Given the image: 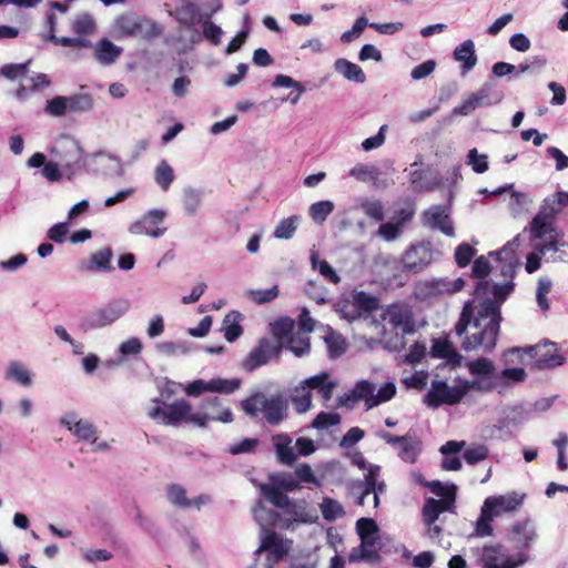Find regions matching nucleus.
I'll return each instance as SVG.
<instances>
[{
    "mask_svg": "<svg viewBox=\"0 0 568 568\" xmlns=\"http://www.w3.org/2000/svg\"><path fill=\"white\" fill-rule=\"evenodd\" d=\"M501 321L498 303L489 297L484 298L476 310L471 301L466 302L455 326L458 336L466 334L462 342L463 349L491 353L500 334Z\"/></svg>",
    "mask_w": 568,
    "mask_h": 568,
    "instance_id": "nucleus-1",
    "label": "nucleus"
},
{
    "mask_svg": "<svg viewBox=\"0 0 568 568\" xmlns=\"http://www.w3.org/2000/svg\"><path fill=\"white\" fill-rule=\"evenodd\" d=\"M382 318L396 332L395 336L384 339L385 347L394 352L404 349L405 336L416 331L413 307L405 302L389 304L383 311Z\"/></svg>",
    "mask_w": 568,
    "mask_h": 568,
    "instance_id": "nucleus-2",
    "label": "nucleus"
},
{
    "mask_svg": "<svg viewBox=\"0 0 568 568\" xmlns=\"http://www.w3.org/2000/svg\"><path fill=\"white\" fill-rule=\"evenodd\" d=\"M241 407L251 417L257 416L261 410L270 425H278L287 417V402L280 395L266 397L255 393L241 402Z\"/></svg>",
    "mask_w": 568,
    "mask_h": 568,
    "instance_id": "nucleus-3",
    "label": "nucleus"
},
{
    "mask_svg": "<svg viewBox=\"0 0 568 568\" xmlns=\"http://www.w3.org/2000/svg\"><path fill=\"white\" fill-rule=\"evenodd\" d=\"M148 415L150 418L160 419L162 424L169 426L187 423L203 428L204 424V418L195 416V413H192V405L185 399H179L172 404L164 403V407L154 406Z\"/></svg>",
    "mask_w": 568,
    "mask_h": 568,
    "instance_id": "nucleus-4",
    "label": "nucleus"
},
{
    "mask_svg": "<svg viewBox=\"0 0 568 568\" xmlns=\"http://www.w3.org/2000/svg\"><path fill=\"white\" fill-rule=\"evenodd\" d=\"M557 213L558 210H555L554 206H542L530 222V233L532 239L541 240L547 237L544 243L536 246L537 251L541 254H546L550 251H558V242L556 240V232L554 229V220Z\"/></svg>",
    "mask_w": 568,
    "mask_h": 568,
    "instance_id": "nucleus-5",
    "label": "nucleus"
},
{
    "mask_svg": "<svg viewBox=\"0 0 568 568\" xmlns=\"http://www.w3.org/2000/svg\"><path fill=\"white\" fill-rule=\"evenodd\" d=\"M471 387L473 384L469 382L449 387L444 381H433L430 389L424 397V404L432 408H437L443 404L455 405L462 400Z\"/></svg>",
    "mask_w": 568,
    "mask_h": 568,
    "instance_id": "nucleus-6",
    "label": "nucleus"
},
{
    "mask_svg": "<svg viewBox=\"0 0 568 568\" xmlns=\"http://www.w3.org/2000/svg\"><path fill=\"white\" fill-rule=\"evenodd\" d=\"M116 29L122 36L142 38L144 40L155 39L163 32L158 22L149 18H134L132 16H121L116 20Z\"/></svg>",
    "mask_w": 568,
    "mask_h": 568,
    "instance_id": "nucleus-7",
    "label": "nucleus"
},
{
    "mask_svg": "<svg viewBox=\"0 0 568 568\" xmlns=\"http://www.w3.org/2000/svg\"><path fill=\"white\" fill-rule=\"evenodd\" d=\"M449 500H436L432 497L425 500L422 508V518L426 526V536L429 539H440L443 527L437 521L443 513L449 511Z\"/></svg>",
    "mask_w": 568,
    "mask_h": 568,
    "instance_id": "nucleus-8",
    "label": "nucleus"
},
{
    "mask_svg": "<svg viewBox=\"0 0 568 568\" xmlns=\"http://www.w3.org/2000/svg\"><path fill=\"white\" fill-rule=\"evenodd\" d=\"M508 539L518 550H528L538 539L535 523L530 518L516 521L508 531Z\"/></svg>",
    "mask_w": 568,
    "mask_h": 568,
    "instance_id": "nucleus-9",
    "label": "nucleus"
},
{
    "mask_svg": "<svg viewBox=\"0 0 568 568\" xmlns=\"http://www.w3.org/2000/svg\"><path fill=\"white\" fill-rule=\"evenodd\" d=\"M240 386H241V379H239V378H234V379L215 378V379H211L209 382H205L203 379H196L186 386L185 393L189 396H193V397H197L204 392L232 394L236 389H239Z\"/></svg>",
    "mask_w": 568,
    "mask_h": 568,
    "instance_id": "nucleus-10",
    "label": "nucleus"
},
{
    "mask_svg": "<svg viewBox=\"0 0 568 568\" xmlns=\"http://www.w3.org/2000/svg\"><path fill=\"white\" fill-rule=\"evenodd\" d=\"M130 308L128 300H114L91 315V327H104L121 318Z\"/></svg>",
    "mask_w": 568,
    "mask_h": 568,
    "instance_id": "nucleus-11",
    "label": "nucleus"
},
{
    "mask_svg": "<svg viewBox=\"0 0 568 568\" xmlns=\"http://www.w3.org/2000/svg\"><path fill=\"white\" fill-rule=\"evenodd\" d=\"M281 353V345H275L267 338H262L258 345L250 352L243 363V367L247 372H252L257 367L265 365L270 358L277 357Z\"/></svg>",
    "mask_w": 568,
    "mask_h": 568,
    "instance_id": "nucleus-12",
    "label": "nucleus"
},
{
    "mask_svg": "<svg viewBox=\"0 0 568 568\" xmlns=\"http://www.w3.org/2000/svg\"><path fill=\"white\" fill-rule=\"evenodd\" d=\"M288 550V547L275 531L267 530L262 539L261 546L256 550V554L266 551V566L267 568H273L275 564L283 560L287 556Z\"/></svg>",
    "mask_w": 568,
    "mask_h": 568,
    "instance_id": "nucleus-13",
    "label": "nucleus"
},
{
    "mask_svg": "<svg viewBox=\"0 0 568 568\" xmlns=\"http://www.w3.org/2000/svg\"><path fill=\"white\" fill-rule=\"evenodd\" d=\"M195 416L204 418L203 427H206L210 420H217L222 423H230L233 420V414L230 408L222 407L221 399L217 396H211L205 398L200 410L195 413Z\"/></svg>",
    "mask_w": 568,
    "mask_h": 568,
    "instance_id": "nucleus-14",
    "label": "nucleus"
},
{
    "mask_svg": "<svg viewBox=\"0 0 568 568\" xmlns=\"http://www.w3.org/2000/svg\"><path fill=\"white\" fill-rule=\"evenodd\" d=\"M525 494L511 491L506 495L491 496L486 498L484 504L489 508L495 516H499L503 513H509L518 509L525 499Z\"/></svg>",
    "mask_w": 568,
    "mask_h": 568,
    "instance_id": "nucleus-15",
    "label": "nucleus"
},
{
    "mask_svg": "<svg viewBox=\"0 0 568 568\" xmlns=\"http://www.w3.org/2000/svg\"><path fill=\"white\" fill-rule=\"evenodd\" d=\"M425 223L432 229L440 230L445 235L453 236L455 233L454 225L449 215L442 205H435L424 212Z\"/></svg>",
    "mask_w": 568,
    "mask_h": 568,
    "instance_id": "nucleus-16",
    "label": "nucleus"
},
{
    "mask_svg": "<svg viewBox=\"0 0 568 568\" xmlns=\"http://www.w3.org/2000/svg\"><path fill=\"white\" fill-rule=\"evenodd\" d=\"M48 24H49V32L48 36L44 37V40L50 41L54 43L55 45L61 47H69V48H77V49H83V48H91L92 43L89 39H84L81 37H57L55 36V16L53 13L48 16Z\"/></svg>",
    "mask_w": 568,
    "mask_h": 568,
    "instance_id": "nucleus-17",
    "label": "nucleus"
},
{
    "mask_svg": "<svg viewBox=\"0 0 568 568\" xmlns=\"http://www.w3.org/2000/svg\"><path fill=\"white\" fill-rule=\"evenodd\" d=\"M501 546L491 545L485 546L481 552V562L485 568H516L518 565L526 561V557L519 559V561H514L511 558H507L501 565H498L499 559L501 558Z\"/></svg>",
    "mask_w": 568,
    "mask_h": 568,
    "instance_id": "nucleus-18",
    "label": "nucleus"
},
{
    "mask_svg": "<svg viewBox=\"0 0 568 568\" xmlns=\"http://www.w3.org/2000/svg\"><path fill=\"white\" fill-rule=\"evenodd\" d=\"M535 365L539 369L552 368L564 363V357L558 354L556 344H545L537 348Z\"/></svg>",
    "mask_w": 568,
    "mask_h": 568,
    "instance_id": "nucleus-19",
    "label": "nucleus"
},
{
    "mask_svg": "<svg viewBox=\"0 0 568 568\" xmlns=\"http://www.w3.org/2000/svg\"><path fill=\"white\" fill-rule=\"evenodd\" d=\"M122 51L121 47L103 38L94 47V57L102 65H110L122 54Z\"/></svg>",
    "mask_w": 568,
    "mask_h": 568,
    "instance_id": "nucleus-20",
    "label": "nucleus"
},
{
    "mask_svg": "<svg viewBox=\"0 0 568 568\" xmlns=\"http://www.w3.org/2000/svg\"><path fill=\"white\" fill-rule=\"evenodd\" d=\"M62 424H64L69 430L73 432L74 436H77L80 440L95 443L97 429L92 423L85 419H80L74 422V416L71 419L63 418Z\"/></svg>",
    "mask_w": 568,
    "mask_h": 568,
    "instance_id": "nucleus-21",
    "label": "nucleus"
},
{
    "mask_svg": "<svg viewBox=\"0 0 568 568\" xmlns=\"http://www.w3.org/2000/svg\"><path fill=\"white\" fill-rule=\"evenodd\" d=\"M302 385L308 390L317 389L324 400L332 398L335 388V383L328 381V374L325 372L305 379Z\"/></svg>",
    "mask_w": 568,
    "mask_h": 568,
    "instance_id": "nucleus-22",
    "label": "nucleus"
},
{
    "mask_svg": "<svg viewBox=\"0 0 568 568\" xmlns=\"http://www.w3.org/2000/svg\"><path fill=\"white\" fill-rule=\"evenodd\" d=\"M454 59L456 61L463 62V71L467 72L471 70L477 62V57L475 54V44L473 40H465L460 45H458L454 50Z\"/></svg>",
    "mask_w": 568,
    "mask_h": 568,
    "instance_id": "nucleus-23",
    "label": "nucleus"
},
{
    "mask_svg": "<svg viewBox=\"0 0 568 568\" xmlns=\"http://www.w3.org/2000/svg\"><path fill=\"white\" fill-rule=\"evenodd\" d=\"M490 273V264L489 262L484 257L479 256L475 260L473 264V274L474 276L480 278V281L477 283L475 287V295H486L489 288V283L485 280L487 275Z\"/></svg>",
    "mask_w": 568,
    "mask_h": 568,
    "instance_id": "nucleus-24",
    "label": "nucleus"
},
{
    "mask_svg": "<svg viewBox=\"0 0 568 568\" xmlns=\"http://www.w3.org/2000/svg\"><path fill=\"white\" fill-rule=\"evenodd\" d=\"M261 494L275 507L285 509L290 506L288 496L275 484H260Z\"/></svg>",
    "mask_w": 568,
    "mask_h": 568,
    "instance_id": "nucleus-25",
    "label": "nucleus"
},
{
    "mask_svg": "<svg viewBox=\"0 0 568 568\" xmlns=\"http://www.w3.org/2000/svg\"><path fill=\"white\" fill-rule=\"evenodd\" d=\"M295 322L290 317H280L272 324V334L277 339L275 345H281V348L285 342L293 335Z\"/></svg>",
    "mask_w": 568,
    "mask_h": 568,
    "instance_id": "nucleus-26",
    "label": "nucleus"
},
{
    "mask_svg": "<svg viewBox=\"0 0 568 568\" xmlns=\"http://www.w3.org/2000/svg\"><path fill=\"white\" fill-rule=\"evenodd\" d=\"M242 314L237 311H231L223 320L224 337L227 342L236 341L243 333V328L239 321Z\"/></svg>",
    "mask_w": 568,
    "mask_h": 568,
    "instance_id": "nucleus-27",
    "label": "nucleus"
},
{
    "mask_svg": "<svg viewBox=\"0 0 568 568\" xmlns=\"http://www.w3.org/2000/svg\"><path fill=\"white\" fill-rule=\"evenodd\" d=\"M335 69L349 81L364 83L366 80V75L362 68L348 60L338 59L335 62Z\"/></svg>",
    "mask_w": 568,
    "mask_h": 568,
    "instance_id": "nucleus-28",
    "label": "nucleus"
},
{
    "mask_svg": "<svg viewBox=\"0 0 568 568\" xmlns=\"http://www.w3.org/2000/svg\"><path fill=\"white\" fill-rule=\"evenodd\" d=\"M113 252L110 247H104L98 252H94L87 265V270H100L104 272H111L114 267L111 264Z\"/></svg>",
    "mask_w": 568,
    "mask_h": 568,
    "instance_id": "nucleus-29",
    "label": "nucleus"
},
{
    "mask_svg": "<svg viewBox=\"0 0 568 568\" xmlns=\"http://www.w3.org/2000/svg\"><path fill=\"white\" fill-rule=\"evenodd\" d=\"M175 179L173 168L166 160H162L158 163L154 170L155 183L161 187L162 191H169L171 184Z\"/></svg>",
    "mask_w": 568,
    "mask_h": 568,
    "instance_id": "nucleus-30",
    "label": "nucleus"
},
{
    "mask_svg": "<svg viewBox=\"0 0 568 568\" xmlns=\"http://www.w3.org/2000/svg\"><path fill=\"white\" fill-rule=\"evenodd\" d=\"M71 28L77 37L87 39V36H91L97 31V23L91 14L84 12L75 17Z\"/></svg>",
    "mask_w": 568,
    "mask_h": 568,
    "instance_id": "nucleus-31",
    "label": "nucleus"
},
{
    "mask_svg": "<svg viewBox=\"0 0 568 568\" xmlns=\"http://www.w3.org/2000/svg\"><path fill=\"white\" fill-rule=\"evenodd\" d=\"M6 379L14 381L24 387L30 386L32 383L29 369L22 363L17 361L9 363Z\"/></svg>",
    "mask_w": 568,
    "mask_h": 568,
    "instance_id": "nucleus-32",
    "label": "nucleus"
},
{
    "mask_svg": "<svg viewBox=\"0 0 568 568\" xmlns=\"http://www.w3.org/2000/svg\"><path fill=\"white\" fill-rule=\"evenodd\" d=\"M426 487L430 489L433 494L440 497L439 500H449V510L455 507L456 500V487L455 485L445 486L439 480L427 481L425 484Z\"/></svg>",
    "mask_w": 568,
    "mask_h": 568,
    "instance_id": "nucleus-33",
    "label": "nucleus"
},
{
    "mask_svg": "<svg viewBox=\"0 0 568 568\" xmlns=\"http://www.w3.org/2000/svg\"><path fill=\"white\" fill-rule=\"evenodd\" d=\"M356 529L363 545L374 546L373 535L378 530L377 524L372 518H361L356 523Z\"/></svg>",
    "mask_w": 568,
    "mask_h": 568,
    "instance_id": "nucleus-34",
    "label": "nucleus"
},
{
    "mask_svg": "<svg viewBox=\"0 0 568 568\" xmlns=\"http://www.w3.org/2000/svg\"><path fill=\"white\" fill-rule=\"evenodd\" d=\"M375 385L366 379L359 381L352 389V400H364L368 408L369 403L374 400Z\"/></svg>",
    "mask_w": 568,
    "mask_h": 568,
    "instance_id": "nucleus-35",
    "label": "nucleus"
},
{
    "mask_svg": "<svg viewBox=\"0 0 568 568\" xmlns=\"http://www.w3.org/2000/svg\"><path fill=\"white\" fill-rule=\"evenodd\" d=\"M379 473V466L371 465L367 469V473L365 474V481H364V489L362 494L358 496V505L364 506L365 499L367 496L371 495V493H374V490L377 488V476Z\"/></svg>",
    "mask_w": 568,
    "mask_h": 568,
    "instance_id": "nucleus-36",
    "label": "nucleus"
},
{
    "mask_svg": "<svg viewBox=\"0 0 568 568\" xmlns=\"http://www.w3.org/2000/svg\"><path fill=\"white\" fill-rule=\"evenodd\" d=\"M323 518L327 521H334L345 515L342 504L333 498H324L321 504Z\"/></svg>",
    "mask_w": 568,
    "mask_h": 568,
    "instance_id": "nucleus-37",
    "label": "nucleus"
},
{
    "mask_svg": "<svg viewBox=\"0 0 568 568\" xmlns=\"http://www.w3.org/2000/svg\"><path fill=\"white\" fill-rule=\"evenodd\" d=\"M495 517V514L484 504L480 516L476 523V534L480 537L493 535L491 521Z\"/></svg>",
    "mask_w": 568,
    "mask_h": 568,
    "instance_id": "nucleus-38",
    "label": "nucleus"
},
{
    "mask_svg": "<svg viewBox=\"0 0 568 568\" xmlns=\"http://www.w3.org/2000/svg\"><path fill=\"white\" fill-rule=\"evenodd\" d=\"M298 220L300 216L297 215H292L282 220L274 230V236L282 240H290L293 237L297 229Z\"/></svg>",
    "mask_w": 568,
    "mask_h": 568,
    "instance_id": "nucleus-39",
    "label": "nucleus"
},
{
    "mask_svg": "<svg viewBox=\"0 0 568 568\" xmlns=\"http://www.w3.org/2000/svg\"><path fill=\"white\" fill-rule=\"evenodd\" d=\"M493 83H485L480 87V89L473 93V95H475V99H477L478 101V104L481 106V105H490L493 103H499L503 99V93L501 92H497V93H494L491 94V91H493Z\"/></svg>",
    "mask_w": 568,
    "mask_h": 568,
    "instance_id": "nucleus-40",
    "label": "nucleus"
},
{
    "mask_svg": "<svg viewBox=\"0 0 568 568\" xmlns=\"http://www.w3.org/2000/svg\"><path fill=\"white\" fill-rule=\"evenodd\" d=\"M295 394L292 396V402L296 412L306 413L312 405V395L311 392L301 384L295 388Z\"/></svg>",
    "mask_w": 568,
    "mask_h": 568,
    "instance_id": "nucleus-41",
    "label": "nucleus"
},
{
    "mask_svg": "<svg viewBox=\"0 0 568 568\" xmlns=\"http://www.w3.org/2000/svg\"><path fill=\"white\" fill-rule=\"evenodd\" d=\"M201 206V192L186 187L183 191V207L189 215H195Z\"/></svg>",
    "mask_w": 568,
    "mask_h": 568,
    "instance_id": "nucleus-42",
    "label": "nucleus"
},
{
    "mask_svg": "<svg viewBox=\"0 0 568 568\" xmlns=\"http://www.w3.org/2000/svg\"><path fill=\"white\" fill-rule=\"evenodd\" d=\"M168 498L174 506L180 508L192 507V501L186 497L185 489L178 484H171L168 487Z\"/></svg>",
    "mask_w": 568,
    "mask_h": 568,
    "instance_id": "nucleus-43",
    "label": "nucleus"
},
{
    "mask_svg": "<svg viewBox=\"0 0 568 568\" xmlns=\"http://www.w3.org/2000/svg\"><path fill=\"white\" fill-rule=\"evenodd\" d=\"M361 209L369 219L381 222L385 219V209L379 200H364Z\"/></svg>",
    "mask_w": 568,
    "mask_h": 568,
    "instance_id": "nucleus-44",
    "label": "nucleus"
},
{
    "mask_svg": "<svg viewBox=\"0 0 568 568\" xmlns=\"http://www.w3.org/2000/svg\"><path fill=\"white\" fill-rule=\"evenodd\" d=\"M349 175L362 182L375 181L379 175V171L374 165L358 163L351 169Z\"/></svg>",
    "mask_w": 568,
    "mask_h": 568,
    "instance_id": "nucleus-45",
    "label": "nucleus"
},
{
    "mask_svg": "<svg viewBox=\"0 0 568 568\" xmlns=\"http://www.w3.org/2000/svg\"><path fill=\"white\" fill-rule=\"evenodd\" d=\"M70 112H84L92 108L93 99L90 94H73L67 97Z\"/></svg>",
    "mask_w": 568,
    "mask_h": 568,
    "instance_id": "nucleus-46",
    "label": "nucleus"
},
{
    "mask_svg": "<svg viewBox=\"0 0 568 568\" xmlns=\"http://www.w3.org/2000/svg\"><path fill=\"white\" fill-rule=\"evenodd\" d=\"M334 204L331 201H320L310 207V215L316 223H322L333 212Z\"/></svg>",
    "mask_w": 568,
    "mask_h": 568,
    "instance_id": "nucleus-47",
    "label": "nucleus"
},
{
    "mask_svg": "<svg viewBox=\"0 0 568 568\" xmlns=\"http://www.w3.org/2000/svg\"><path fill=\"white\" fill-rule=\"evenodd\" d=\"M285 344L296 356L308 354L311 349L310 338L305 336L292 335Z\"/></svg>",
    "mask_w": 568,
    "mask_h": 568,
    "instance_id": "nucleus-48",
    "label": "nucleus"
},
{
    "mask_svg": "<svg viewBox=\"0 0 568 568\" xmlns=\"http://www.w3.org/2000/svg\"><path fill=\"white\" fill-rule=\"evenodd\" d=\"M354 305L363 312H373L378 307L377 297L366 293V292H357L353 296Z\"/></svg>",
    "mask_w": 568,
    "mask_h": 568,
    "instance_id": "nucleus-49",
    "label": "nucleus"
},
{
    "mask_svg": "<svg viewBox=\"0 0 568 568\" xmlns=\"http://www.w3.org/2000/svg\"><path fill=\"white\" fill-rule=\"evenodd\" d=\"M468 369L471 375L490 376L494 373V364L486 357H480L468 363Z\"/></svg>",
    "mask_w": 568,
    "mask_h": 568,
    "instance_id": "nucleus-50",
    "label": "nucleus"
},
{
    "mask_svg": "<svg viewBox=\"0 0 568 568\" xmlns=\"http://www.w3.org/2000/svg\"><path fill=\"white\" fill-rule=\"evenodd\" d=\"M271 483L278 486L284 493L287 491H294L301 488L298 480L296 477L290 475V474H283V475H271L270 476Z\"/></svg>",
    "mask_w": 568,
    "mask_h": 568,
    "instance_id": "nucleus-51",
    "label": "nucleus"
},
{
    "mask_svg": "<svg viewBox=\"0 0 568 568\" xmlns=\"http://www.w3.org/2000/svg\"><path fill=\"white\" fill-rule=\"evenodd\" d=\"M312 265L314 268H317L320 274L324 276L325 280L333 284H338L341 282V277L337 275L335 270L331 266V264L323 260L318 261L315 255L312 256Z\"/></svg>",
    "mask_w": 568,
    "mask_h": 568,
    "instance_id": "nucleus-52",
    "label": "nucleus"
},
{
    "mask_svg": "<svg viewBox=\"0 0 568 568\" xmlns=\"http://www.w3.org/2000/svg\"><path fill=\"white\" fill-rule=\"evenodd\" d=\"M325 342L332 358L341 356L346 351L345 339L339 334H328L325 337Z\"/></svg>",
    "mask_w": 568,
    "mask_h": 568,
    "instance_id": "nucleus-53",
    "label": "nucleus"
},
{
    "mask_svg": "<svg viewBox=\"0 0 568 568\" xmlns=\"http://www.w3.org/2000/svg\"><path fill=\"white\" fill-rule=\"evenodd\" d=\"M284 438L286 439V443H284V444L276 443L275 444L277 459L283 465L292 466L296 460V455H295L293 448L290 446V443H291L290 438H287V437H284Z\"/></svg>",
    "mask_w": 568,
    "mask_h": 568,
    "instance_id": "nucleus-54",
    "label": "nucleus"
},
{
    "mask_svg": "<svg viewBox=\"0 0 568 568\" xmlns=\"http://www.w3.org/2000/svg\"><path fill=\"white\" fill-rule=\"evenodd\" d=\"M45 112L52 116H63L68 110L67 97L57 95L49 100L45 105Z\"/></svg>",
    "mask_w": 568,
    "mask_h": 568,
    "instance_id": "nucleus-55",
    "label": "nucleus"
},
{
    "mask_svg": "<svg viewBox=\"0 0 568 568\" xmlns=\"http://www.w3.org/2000/svg\"><path fill=\"white\" fill-rule=\"evenodd\" d=\"M341 416L337 413L321 412L314 418L312 426L316 429H326L331 426L339 424Z\"/></svg>",
    "mask_w": 568,
    "mask_h": 568,
    "instance_id": "nucleus-56",
    "label": "nucleus"
},
{
    "mask_svg": "<svg viewBox=\"0 0 568 568\" xmlns=\"http://www.w3.org/2000/svg\"><path fill=\"white\" fill-rule=\"evenodd\" d=\"M396 394V386L392 382L385 383L377 392V394H374V400L369 403L368 409L373 408L374 406H377L382 403L390 400Z\"/></svg>",
    "mask_w": 568,
    "mask_h": 568,
    "instance_id": "nucleus-57",
    "label": "nucleus"
},
{
    "mask_svg": "<svg viewBox=\"0 0 568 568\" xmlns=\"http://www.w3.org/2000/svg\"><path fill=\"white\" fill-rule=\"evenodd\" d=\"M29 61L26 63H9L1 68L0 73L9 79V80H16L18 78H21L27 74Z\"/></svg>",
    "mask_w": 568,
    "mask_h": 568,
    "instance_id": "nucleus-58",
    "label": "nucleus"
},
{
    "mask_svg": "<svg viewBox=\"0 0 568 568\" xmlns=\"http://www.w3.org/2000/svg\"><path fill=\"white\" fill-rule=\"evenodd\" d=\"M475 253H476V250L473 248L469 244H467V243L459 244L455 250L456 264L459 267H466L470 263Z\"/></svg>",
    "mask_w": 568,
    "mask_h": 568,
    "instance_id": "nucleus-59",
    "label": "nucleus"
},
{
    "mask_svg": "<svg viewBox=\"0 0 568 568\" xmlns=\"http://www.w3.org/2000/svg\"><path fill=\"white\" fill-rule=\"evenodd\" d=\"M369 545H363L361 544V547L358 549V555L356 554L357 550H353L349 555V561H358V560H366V561H379L381 556L376 550H373Z\"/></svg>",
    "mask_w": 568,
    "mask_h": 568,
    "instance_id": "nucleus-60",
    "label": "nucleus"
},
{
    "mask_svg": "<svg viewBox=\"0 0 568 568\" xmlns=\"http://www.w3.org/2000/svg\"><path fill=\"white\" fill-rule=\"evenodd\" d=\"M222 34V29L210 19L203 21V37L213 45H219L221 43Z\"/></svg>",
    "mask_w": 568,
    "mask_h": 568,
    "instance_id": "nucleus-61",
    "label": "nucleus"
},
{
    "mask_svg": "<svg viewBox=\"0 0 568 568\" xmlns=\"http://www.w3.org/2000/svg\"><path fill=\"white\" fill-rule=\"evenodd\" d=\"M454 348L452 342L447 338H437L434 339L430 356L435 358H445L448 356V353Z\"/></svg>",
    "mask_w": 568,
    "mask_h": 568,
    "instance_id": "nucleus-62",
    "label": "nucleus"
},
{
    "mask_svg": "<svg viewBox=\"0 0 568 568\" xmlns=\"http://www.w3.org/2000/svg\"><path fill=\"white\" fill-rule=\"evenodd\" d=\"M488 457V448L484 445L468 448L464 452V459L469 465H475Z\"/></svg>",
    "mask_w": 568,
    "mask_h": 568,
    "instance_id": "nucleus-63",
    "label": "nucleus"
},
{
    "mask_svg": "<svg viewBox=\"0 0 568 568\" xmlns=\"http://www.w3.org/2000/svg\"><path fill=\"white\" fill-rule=\"evenodd\" d=\"M468 163L471 165L476 173H484L488 170L487 155L478 154L476 149H471L468 152Z\"/></svg>",
    "mask_w": 568,
    "mask_h": 568,
    "instance_id": "nucleus-64",
    "label": "nucleus"
}]
</instances>
